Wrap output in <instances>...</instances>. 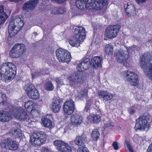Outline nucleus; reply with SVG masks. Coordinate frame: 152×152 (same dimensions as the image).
I'll return each mask as SVG.
<instances>
[{"instance_id":"f257e3e1","label":"nucleus","mask_w":152,"mask_h":152,"mask_svg":"<svg viewBox=\"0 0 152 152\" xmlns=\"http://www.w3.org/2000/svg\"><path fill=\"white\" fill-rule=\"evenodd\" d=\"M107 0H76L75 4L81 10H99L106 4Z\"/></svg>"},{"instance_id":"f03ea898","label":"nucleus","mask_w":152,"mask_h":152,"mask_svg":"<svg viewBox=\"0 0 152 152\" xmlns=\"http://www.w3.org/2000/svg\"><path fill=\"white\" fill-rule=\"evenodd\" d=\"M16 70L15 65L12 62L3 64L0 69L1 79L6 82L13 79L16 73Z\"/></svg>"},{"instance_id":"7ed1b4c3","label":"nucleus","mask_w":152,"mask_h":152,"mask_svg":"<svg viewBox=\"0 0 152 152\" xmlns=\"http://www.w3.org/2000/svg\"><path fill=\"white\" fill-rule=\"evenodd\" d=\"M152 57V54L147 52L143 55L141 58L140 66L146 75L147 77L152 80V63H149L148 60Z\"/></svg>"},{"instance_id":"20e7f679","label":"nucleus","mask_w":152,"mask_h":152,"mask_svg":"<svg viewBox=\"0 0 152 152\" xmlns=\"http://www.w3.org/2000/svg\"><path fill=\"white\" fill-rule=\"evenodd\" d=\"M47 137V135L42 132L34 133L31 137L30 142L33 145H41L46 142Z\"/></svg>"},{"instance_id":"39448f33","label":"nucleus","mask_w":152,"mask_h":152,"mask_svg":"<svg viewBox=\"0 0 152 152\" xmlns=\"http://www.w3.org/2000/svg\"><path fill=\"white\" fill-rule=\"evenodd\" d=\"M26 48L22 43H16L11 48L10 55L13 58H18L25 52Z\"/></svg>"},{"instance_id":"423d86ee","label":"nucleus","mask_w":152,"mask_h":152,"mask_svg":"<svg viewBox=\"0 0 152 152\" xmlns=\"http://www.w3.org/2000/svg\"><path fill=\"white\" fill-rule=\"evenodd\" d=\"M85 78L83 72L78 71L71 74L69 77L68 80L70 85L74 86L80 84Z\"/></svg>"},{"instance_id":"0eeeda50","label":"nucleus","mask_w":152,"mask_h":152,"mask_svg":"<svg viewBox=\"0 0 152 152\" xmlns=\"http://www.w3.org/2000/svg\"><path fill=\"white\" fill-rule=\"evenodd\" d=\"M122 75L131 86H137L138 84V77L135 73L130 71H125L122 73Z\"/></svg>"},{"instance_id":"6e6552de","label":"nucleus","mask_w":152,"mask_h":152,"mask_svg":"<svg viewBox=\"0 0 152 152\" xmlns=\"http://www.w3.org/2000/svg\"><path fill=\"white\" fill-rule=\"evenodd\" d=\"M56 54L57 59L60 62H68L71 60L70 53L66 50L59 48L57 50Z\"/></svg>"},{"instance_id":"1a4fd4ad","label":"nucleus","mask_w":152,"mask_h":152,"mask_svg":"<svg viewBox=\"0 0 152 152\" xmlns=\"http://www.w3.org/2000/svg\"><path fill=\"white\" fill-rule=\"evenodd\" d=\"M119 25H109L105 31V35L107 38H114L117 35L120 31Z\"/></svg>"},{"instance_id":"9d476101","label":"nucleus","mask_w":152,"mask_h":152,"mask_svg":"<svg viewBox=\"0 0 152 152\" xmlns=\"http://www.w3.org/2000/svg\"><path fill=\"white\" fill-rule=\"evenodd\" d=\"M135 127L137 129L142 130H148L149 127V122L147 118L142 116L139 118L136 121Z\"/></svg>"},{"instance_id":"9b49d317","label":"nucleus","mask_w":152,"mask_h":152,"mask_svg":"<svg viewBox=\"0 0 152 152\" xmlns=\"http://www.w3.org/2000/svg\"><path fill=\"white\" fill-rule=\"evenodd\" d=\"M24 89L29 98L36 99L39 98V94L38 91L32 85L27 84L25 86Z\"/></svg>"},{"instance_id":"f8f14e48","label":"nucleus","mask_w":152,"mask_h":152,"mask_svg":"<svg viewBox=\"0 0 152 152\" xmlns=\"http://www.w3.org/2000/svg\"><path fill=\"white\" fill-rule=\"evenodd\" d=\"M75 109V104L72 100H69L66 102L63 105L64 111L68 115L71 114Z\"/></svg>"},{"instance_id":"ddd939ff","label":"nucleus","mask_w":152,"mask_h":152,"mask_svg":"<svg viewBox=\"0 0 152 152\" xmlns=\"http://www.w3.org/2000/svg\"><path fill=\"white\" fill-rule=\"evenodd\" d=\"M12 113L16 118L20 120H24L27 118L26 113L24 109L21 108L14 109Z\"/></svg>"},{"instance_id":"4468645a","label":"nucleus","mask_w":152,"mask_h":152,"mask_svg":"<svg viewBox=\"0 0 152 152\" xmlns=\"http://www.w3.org/2000/svg\"><path fill=\"white\" fill-rule=\"evenodd\" d=\"M114 55L117 61L121 63L125 62L128 56L126 52L122 50L117 51Z\"/></svg>"},{"instance_id":"2eb2a0df","label":"nucleus","mask_w":152,"mask_h":152,"mask_svg":"<svg viewBox=\"0 0 152 152\" xmlns=\"http://www.w3.org/2000/svg\"><path fill=\"white\" fill-rule=\"evenodd\" d=\"M99 98L102 99L103 101L106 102L111 100L113 98V94L107 91L101 90L98 91Z\"/></svg>"},{"instance_id":"dca6fc26","label":"nucleus","mask_w":152,"mask_h":152,"mask_svg":"<svg viewBox=\"0 0 152 152\" xmlns=\"http://www.w3.org/2000/svg\"><path fill=\"white\" fill-rule=\"evenodd\" d=\"M74 34L75 38H86V37L85 29L81 26L75 28Z\"/></svg>"},{"instance_id":"f3484780","label":"nucleus","mask_w":152,"mask_h":152,"mask_svg":"<svg viewBox=\"0 0 152 152\" xmlns=\"http://www.w3.org/2000/svg\"><path fill=\"white\" fill-rule=\"evenodd\" d=\"M90 66V60L88 58H86L82 61L77 67V69L79 72H82L87 69Z\"/></svg>"},{"instance_id":"a211bd4d","label":"nucleus","mask_w":152,"mask_h":152,"mask_svg":"<svg viewBox=\"0 0 152 152\" xmlns=\"http://www.w3.org/2000/svg\"><path fill=\"white\" fill-rule=\"evenodd\" d=\"M52 110L55 113H57L60 110L61 104L60 100L57 98L53 99L51 104Z\"/></svg>"},{"instance_id":"6ab92c4d","label":"nucleus","mask_w":152,"mask_h":152,"mask_svg":"<svg viewBox=\"0 0 152 152\" xmlns=\"http://www.w3.org/2000/svg\"><path fill=\"white\" fill-rule=\"evenodd\" d=\"M38 1L39 0H30L25 3L23 5L24 10L27 11L33 10Z\"/></svg>"},{"instance_id":"aec40b11","label":"nucleus","mask_w":152,"mask_h":152,"mask_svg":"<svg viewBox=\"0 0 152 152\" xmlns=\"http://www.w3.org/2000/svg\"><path fill=\"white\" fill-rule=\"evenodd\" d=\"M70 120L72 125L77 126L81 123L83 118L80 115L75 114L71 116Z\"/></svg>"},{"instance_id":"412c9836","label":"nucleus","mask_w":152,"mask_h":152,"mask_svg":"<svg viewBox=\"0 0 152 152\" xmlns=\"http://www.w3.org/2000/svg\"><path fill=\"white\" fill-rule=\"evenodd\" d=\"M8 17L7 15L4 11V6H0V29L3 25Z\"/></svg>"},{"instance_id":"4be33fe9","label":"nucleus","mask_w":152,"mask_h":152,"mask_svg":"<svg viewBox=\"0 0 152 152\" xmlns=\"http://www.w3.org/2000/svg\"><path fill=\"white\" fill-rule=\"evenodd\" d=\"M12 119L11 115L8 112L0 110V121L2 122H7Z\"/></svg>"},{"instance_id":"5701e85b","label":"nucleus","mask_w":152,"mask_h":152,"mask_svg":"<svg viewBox=\"0 0 152 152\" xmlns=\"http://www.w3.org/2000/svg\"><path fill=\"white\" fill-rule=\"evenodd\" d=\"M41 124L45 127L51 129L54 127V125L51 120L46 116H43L41 119Z\"/></svg>"},{"instance_id":"b1692460","label":"nucleus","mask_w":152,"mask_h":152,"mask_svg":"<svg viewBox=\"0 0 152 152\" xmlns=\"http://www.w3.org/2000/svg\"><path fill=\"white\" fill-rule=\"evenodd\" d=\"M124 8L126 15L128 17L131 15H133L135 14V8L133 4H125L124 6Z\"/></svg>"},{"instance_id":"393cba45","label":"nucleus","mask_w":152,"mask_h":152,"mask_svg":"<svg viewBox=\"0 0 152 152\" xmlns=\"http://www.w3.org/2000/svg\"><path fill=\"white\" fill-rule=\"evenodd\" d=\"M15 23L12 21L10 22L8 26V31L9 36L11 37H13L15 36L19 31L16 28V26H15Z\"/></svg>"},{"instance_id":"a878e982","label":"nucleus","mask_w":152,"mask_h":152,"mask_svg":"<svg viewBox=\"0 0 152 152\" xmlns=\"http://www.w3.org/2000/svg\"><path fill=\"white\" fill-rule=\"evenodd\" d=\"M102 58L99 56L94 57L91 60V65L93 67L96 68L101 66Z\"/></svg>"},{"instance_id":"bb28decb","label":"nucleus","mask_w":152,"mask_h":152,"mask_svg":"<svg viewBox=\"0 0 152 152\" xmlns=\"http://www.w3.org/2000/svg\"><path fill=\"white\" fill-rule=\"evenodd\" d=\"M36 106L35 103L32 100H29L25 103L24 107L26 110L29 112H31L35 109Z\"/></svg>"},{"instance_id":"cd10ccee","label":"nucleus","mask_w":152,"mask_h":152,"mask_svg":"<svg viewBox=\"0 0 152 152\" xmlns=\"http://www.w3.org/2000/svg\"><path fill=\"white\" fill-rule=\"evenodd\" d=\"M89 122L97 123L100 121L101 119L99 115H97L91 114L87 117Z\"/></svg>"},{"instance_id":"c85d7f7f","label":"nucleus","mask_w":152,"mask_h":152,"mask_svg":"<svg viewBox=\"0 0 152 152\" xmlns=\"http://www.w3.org/2000/svg\"><path fill=\"white\" fill-rule=\"evenodd\" d=\"M86 138V136L84 135L81 136H77L74 140V142L76 145L81 146L85 143Z\"/></svg>"},{"instance_id":"c756f323","label":"nucleus","mask_w":152,"mask_h":152,"mask_svg":"<svg viewBox=\"0 0 152 152\" xmlns=\"http://www.w3.org/2000/svg\"><path fill=\"white\" fill-rule=\"evenodd\" d=\"M32 78H35L38 76H41L45 74H47L44 69L37 70H32L31 71Z\"/></svg>"},{"instance_id":"7c9ffc66","label":"nucleus","mask_w":152,"mask_h":152,"mask_svg":"<svg viewBox=\"0 0 152 152\" xmlns=\"http://www.w3.org/2000/svg\"><path fill=\"white\" fill-rule=\"evenodd\" d=\"M83 39H71L68 40L70 44L72 46H78L83 41Z\"/></svg>"},{"instance_id":"2f4dec72","label":"nucleus","mask_w":152,"mask_h":152,"mask_svg":"<svg viewBox=\"0 0 152 152\" xmlns=\"http://www.w3.org/2000/svg\"><path fill=\"white\" fill-rule=\"evenodd\" d=\"M16 22V24L15 25L16 28L18 31L20 30L24 25V23L23 20H22L20 18H16L14 22Z\"/></svg>"},{"instance_id":"473e14b6","label":"nucleus","mask_w":152,"mask_h":152,"mask_svg":"<svg viewBox=\"0 0 152 152\" xmlns=\"http://www.w3.org/2000/svg\"><path fill=\"white\" fill-rule=\"evenodd\" d=\"M9 144L7 150L15 151L18 148L17 144L15 141L13 140L11 138H10Z\"/></svg>"},{"instance_id":"72a5a7b5","label":"nucleus","mask_w":152,"mask_h":152,"mask_svg":"<svg viewBox=\"0 0 152 152\" xmlns=\"http://www.w3.org/2000/svg\"><path fill=\"white\" fill-rule=\"evenodd\" d=\"M104 51L106 54L109 56L112 55L113 51V47L109 44L107 45L104 48Z\"/></svg>"},{"instance_id":"f704fd0d","label":"nucleus","mask_w":152,"mask_h":152,"mask_svg":"<svg viewBox=\"0 0 152 152\" xmlns=\"http://www.w3.org/2000/svg\"><path fill=\"white\" fill-rule=\"evenodd\" d=\"M100 134L97 129H94L92 132L91 137L92 139L95 141H97L99 138Z\"/></svg>"},{"instance_id":"c9c22d12","label":"nucleus","mask_w":152,"mask_h":152,"mask_svg":"<svg viewBox=\"0 0 152 152\" xmlns=\"http://www.w3.org/2000/svg\"><path fill=\"white\" fill-rule=\"evenodd\" d=\"M64 144H65L64 142L59 140H56L53 142V145L56 146V149L58 151H59V150H61V148L62 146H64Z\"/></svg>"},{"instance_id":"e433bc0d","label":"nucleus","mask_w":152,"mask_h":152,"mask_svg":"<svg viewBox=\"0 0 152 152\" xmlns=\"http://www.w3.org/2000/svg\"><path fill=\"white\" fill-rule=\"evenodd\" d=\"M10 138L2 140L0 142L1 147L4 149H7Z\"/></svg>"},{"instance_id":"4c0bfd02","label":"nucleus","mask_w":152,"mask_h":152,"mask_svg":"<svg viewBox=\"0 0 152 152\" xmlns=\"http://www.w3.org/2000/svg\"><path fill=\"white\" fill-rule=\"evenodd\" d=\"M104 126L103 127L104 129L109 126H113V123L111 121L107 118H106L104 120Z\"/></svg>"},{"instance_id":"58836bf2","label":"nucleus","mask_w":152,"mask_h":152,"mask_svg":"<svg viewBox=\"0 0 152 152\" xmlns=\"http://www.w3.org/2000/svg\"><path fill=\"white\" fill-rule=\"evenodd\" d=\"M64 146L61 148V150H59V151L62 152H71V149L70 146L67 143L65 142Z\"/></svg>"},{"instance_id":"ea45409f","label":"nucleus","mask_w":152,"mask_h":152,"mask_svg":"<svg viewBox=\"0 0 152 152\" xmlns=\"http://www.w3.org/2000/svg\"><path fill=\"white\" fill-rule=\"evenodd\" d=\"M44 87L45 89L49 91L53 90L54 88L53 84L50 81H48L45 83Z\"/></svg>"},{"instance_id":"a19ab883","label":"nucleus","mask_w":152,"mask_h":152,"mask_svg":"<svg viewBox=\"0 0 152 152\" xmlns=\"http://www.w3.org/2000/svg\"><path fill=\"white\" fill-rule=\"evenodd\" d=\"M7 98L6 95L2 93L0 90V104H4V102L6 101Z\"/></svg>"},{"instance_id":"79ce46f5","label":"nucleus","mask_w":152,"mask_h":152,"mask_svg":"<svg viewBox=\"0 0 152 152\" xmlns=\"http://www.w3.org/2000/svg\"><path fill=\"white\" fill-rule=\"evenodd\" d=\"M87 90L83 89L78 93V96L80 98L86 97L87 95Z\"/></svg>"},{"instance_id":"37998d69","label":"nucleus","mask_w":152,"mask_h":152,"mask_svg":"<svg viewBox=\"0 0 152 152\" xmlns=\"http://www.w3.org/2000/svg\"><path fill=\"white\" fill-rule=\"evenodd\" d=\"M64 79L62 77H59L56 79L55 81L57 83V87H60V86H62L64 84Z\"/></svg>"},{"instance_id":"c03bdc74","label":"nucleus","mask_w":152,"mask_h":152,"mask_svg":"<svg viewBox=\"0 0 152 152\" xmlns=\"http://www.w3.org/2000/svg\"><path fill=\"white\" fill-rule=\"evenodd\" d=\"M22 132L19 129L15 130L14 131V134L16 137H20L22 135Z\"/></svg>"},{"instance_id":"a18cd8bd","label":"nucleus","mask_w":152,"mask_h":152,"mask_svg":"<svg viewBox=\"0 0 152 152\" xmlns=\"http://www.w3.org/2000/svg\"><path fill=\"white\" fill-rule=\"evenodd\" d=\"M77 152H89L86 148L83 147H80L78 148Z\"/></svg>"},{"instance_id":"49530a36","label":"nucleus","mask_w":152,"mask_h":152,"mask_svg":"<svg viewBox=\"0 0 152 152\" xmlns=\"http://www.w3.org/2000/svg\"><path fill=\"white\" fill-rule=\"evenodd\" d=\"M112 145L113 146L114 149L117 150L118 149L117 142L116 141L114 142L113 144Z\"/></svg>"},{"instance_id":"de8ad7c7","label":"nucleus","mask_w":152,"mask_h":152,"mask_svg":"<svg viewBox=\"0 0 152 152\" xmlns=\"http://www.w3.org/2000/svg\"><path fill=\"white\" fill-rule=\"evenodd\" d=\"M135 110L132 107L128 109V112L130 114H133L135 113Z\"/></svg>"},{"instance_id":"09e8293b","label":"nucleus","mask_w":152,"mask_h":152,"mask_svg":"<svg viewBox=\"0 0 152 152\" xmlns=\"http://www.w3.org/2000/svg\"><path fill=\"white\" fill-rule=\"evenodd\" d=\"M56 3L58 4H61L64 3L65 0H51Z\"/></svg>"},{"instance_id":"8fccbe9b","label":"nucleus","mask_w":152,"mask_h":152,"mask_svg":"<svg viewBox=\"0 0 152 152\" xmlns=\"http://www.w3.org/2000/svg\"><path fill=\"white\" fill-rule=\"evenodd\" d=\"M135 46L134 45L133 47H131L129 48L128 50V51L129 52L131 51L135 50L136 49V48L135 47Z\"/></svg>"},{"instance_id":"3c124183","label":"nucleus","mask_w":152,"mask_h":152,"mask_svg":"<svg viewBox=\"0 0 152 152\" xmlns=\"http://www.w3.org/2000/svg\"><path fill=\"white\" fill-rule=\"evenodd\" d=\"M132 107L133 109L135 110H138L140 108V106L137 104H135Z\"/></svg>"},{"instance_id":"603ef678","label":"nucleus","mask_w":152,"mask_h":152,"mask_svg":"<svg viewBox=\"0 0 152 152\" xmlns=\"http://www.w3.org/2000/svg\"><path fill=\"white\" fill-rule=\"evenodd\" d=\"M147 151V152H152V143L149 145Z\"/></svg>"},{"instance_id":"864d4df0","label":"nucleus","mask_w":152,"mask_h":152,"mask_svg":"<svg viewBox=\"0 0 152 152\" xmlns=\"http://www.w3.org/2000/svg\"><path fill=\"white\" fill-rule=\"evenodd\" d=\"M137 4H140L145 2L146 0H135Z\"/></svg>"},{"instance_id":"5fc2aeb1","label":"nucleus","mask_w":152,"mask_h":152,"mask_svg":"<svg viewBox=\"0 0 152 152\" xmlns=\"http://www.w3.org/2000/svg\"><path fill=\"white\" fill-rule=\"evenodd\" d=\"M42 152H51L50 151L49 149L47 148H42Z\"/></svg>"},{"instance_id":"6e6d98bb","label":"nucleus","mask_w":152,"mask_h":152,"mask_svg":"<svg viewBox=\"0 0 152 152\" xmlns=\"http://www.w3.org/2000/svg\"><path fill=\"white\" fill-rule=\"evenodd\" d=\"M139 138V137H138L137 135H135V136L133 138V140L134 142L136 143H138L139 142L136 139V138Z\"/></svg>"},{"instance_id":"4d7b16f0","label":"nucleus","mask_w":152,"mask_h":152,"mask_svg":"<svg viewBox=\"0 0 152 152\" xmlns=\"http://www.w3.org/2000/svg\"><path fill=\"white\" fill-rule=\"evenodd\" d=\"M84 110L86 111V112H89L90 108L88 106H87L85 107Z\"/></svg>"},{"instance_id":"13d9d810","label":"nucleus","mask_w":152,"mask_h":152,"mask_svg":"<svg viewBox=\"0 0 152 152\" xmlns=\"http://www.w3.org/2000/svg\"><path fill=\"white\" fill-rule=\"evenodd\" d=\"M22 0H10V1L11 2H18Z\"/></svg>"},{"instance_id":"bf43d9fd","label":"nucleus","mask_w":152,"mask_h":152,"mask_svg":"<svg viewBox=\"0 0 152 152\" xmlns=\"http://www.w3.org/2000/svg\"><path fill=\"white\" fill-rule=\"evenodd\" d=\"M37 32H34L33 33V34L34 35V36H35V35H37Z\"/></svg>"},{"instance_id":"052dcab7","label":"nucleus","mask_w":152,"mask_h":152,"mask_svg":"<svg viewBox=\"0 0 152 152\" xmlns=\"http://www.w3.org/2000/svg\"><path fill=\"white\" fill-rule=\"evenodd\" d=\"M104 39V40H106L105 39Z\"/></svg>"}]
</instances>
